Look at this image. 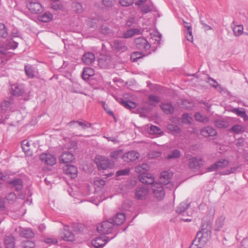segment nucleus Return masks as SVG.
<instances>
[{"label":"nucleus","mask_w":248,"mask_h":248,"mask_svg":"<svg viewBox=\"0 0 248 248\" xmlns=\"http://www.w3.org/2000/svg\"><path fill=\"white\" fill-rule=\"evenodd\" d=\"M75 159L73 154L69 152H64L59 157L60 163L66 164V170H78L77 168L70 163Z\"/></svg>","instance_id":"f257e3e1"},{"label":"nucleus","mask_w":248,"mask_h":248,"mask_svg":"<svg viewBox=\"0 0 248 248\" xmlns=\"http://www.w3.org/2000/svg\"><path fill=\"white\" fill-rule=\"evenodd\" d=\"M95 161L98 170H106L107 169H112L115 165L113 161L102 155L96 157Z\"/></svg>","instance_id":"f03ea898"},{"label":"nucleus","mask_w":248,"mask_h":248,"mask_svg":"<svg viewBox=\"0 0 248 248\" xmlns=\"http://www.w3.org/2000/svg\"><path fill=\"white\" fill-rule=\"evenodd\" d=\"M115 228L113 219L109 218L108 220L102 221L97 226V231L102 234H108L111 233Z\"/></svg>","instance_id":"7ed1b4c3"},{"label":"nucleus","mask_w":248,"mask_h":248,"mask_svg":"<svg viewBox=\"0 0 248 248\" xmlns=\"http://www.w3.org/2000/svg\"><path fill=\"white\" fill-rule=\"evenodd\" d=\"M202 230L197 232L196 236L206 244L211 237V227L208 224H202Z\"/></svg>","instance_id":"20e7f679"},{"label":"nucleus","mask_w":248,"mask_h":248,"mask_svg":"<svg viewBox=\"0 0 248 248\" xmlns=\"http://www.w3.org/2000/svg\"><path fill=\"white\" fill-rule=\"evenodd\" d=\"M173 176V173L171 171H162L159 177V182L158 183L161 185H167L169 188L171 189L173 187V184L171 183V179Z\"/></svg>","instance_id":"39448f33"},{"label":"nucleus","mask_w":248,"mask_h":248,"mask_svg":"<svg viewBox=\"0 0 248 248\" xmlns=\"http://www.w3.org/2000/svg\"><path fill=\"white\" fill-rule=\"evenodd\" d=\"M117 233L110 238L106 236L97 237L92 241V244L96 248H102L107 242L115 237Z\"/></svg>","instance_id":"423d86ee"},{"label":"nucleus","mask_w":248,"mask_h":248,"mask_svg":"<svg viewBox=\"0 0 248 248\" xmlns=\"http://www.w3.org/2000/svg\"><path fill=\"white\" fill-rule=\"evenodd\" d=\"M152 188L155 197L158 200H162L165 196L164 187L160 183H155L152 186Z\"/></svg>","instance_id":"0eeeda50"},{"label":"nucleus","mask_w":248,"mask_h":248,"mask_svg":"<svg viewBox=\"0 0 248 248\" xmlns=\"http://www.w3.org/2000/svg\"><path fill=\"white\" fill-rule=\"evenodd\" d=\"M139 180L143 184L146 185H153L155 178L152 174L149 171H143L138 176Z\"/></svg>","instance_id":"6e6552de"},{"label":"nucleus","mask_w":248,"mask_h":248,"mask_svg":"<svg viewBox=\"0 0 248 248\" xmlns=\"http://www.w3.org/2000/svg\"><path fill=\"white\" fill-rule=\"evenodd\" d=\"M204 160L201 157L192 156L188 159V166L190 169H199L203 165Z\"/></svg>","instance_id":"1a4fd4ad"},{"label":"nucleus","mask_w":248,"mask_h":248,"mask_svg":"<svg viewBox=\"0 0 248 248\" xmlns=\"http://www.w3.org/2000/svg\"><path fill=\"white\" fill-rule=\"evenodd\" d=\"M135 44L137 48L148 50L151 48V45L147 40L143 37H139L135 40Z\"/></svg>","instance_id":"9d476101"},{"label":"nucleus","mask_w":248,"mask_h":248,"mask_svg":"<svg viewBox=\"0 0 248 248\" xmlns=\"http://www.w3.org/2000/svg\"><path fill=\"white\" fill-rule=\"evenodd\" d=\"M140 156V154L134 150H131L124 153L123 156V160L127 162L136 161Z\"/></svg>","instance_id":"9b49d317"},{"label":"nucleus","mask_w":248,"mask_h":248,"mask_svg":"<svg viewBox=\"0 0 248 248\" xmlns=\"http://www.w3.org/2000/svg\"><path fill=\"white\" fill-rule=\"evenodd\" d=\"M40 159L48 165L53 166L56 163V158L50 154H42L39 156Z\"/></svg>","instance_id":"f8f14e48"},{"label":"nucleus","mask_w":248,"mask_h":248,"mask_svg":"<svg viewBox=\"0 0 248 248\" xmlns=\"http://www.w3.org/2000/svg\"><path fill=\"white\" fill-rule=\"evenodd\" d=\"M61 237L63 240L67 241H73L75 240V234L69 231L68 226H64L62 232L60 234Z\"/></svg>","instance_id":"ddd939ff"},{"label":"nucleus","mask_w":248,"mask_h":248,"mask_svg":"<svg viewBox=\"0 0 248 248\" xmlns=\"http://www.w3.org/2000/svg\"><path fill=\"white\" fill-rule=\"evenodd\" d=\"M29 10L33 14H37L43 11L41 4L37 1H31L28 5Z\"/></svg>","instance_id":"4468645a"},{"label":"nucleus","mask_w":248,"mask_h":248,"mask_svg":"<svg viewBox=\"0 0 248 248\" xmlns=\"http://www.w3.org/2000/svg\"><path fill=\"white\" fill-rule=\"evenodd\" d=\"M229 162L227 159H221L211 165L207 168V170H214L217 169H223L228 165Z\"/></svg>","instance_id":"2eb2a0df"},{"label":"nucleus","mask_w":248,"mask_h":248,"mask_svg":"<svg viewBox=\"0 0 248 248\" xmlns=\"http://www.w3.org/2000/svg\"><path fill=\"white\" fill-rule=\"evenodd\" d=\"M113 47L117 51L123 52L127 50V47L125 42L123 40H116L114 41Z\"/></svg>","instance_id":"dca6fc26"},{"label":"nucleus","mask_w":248,"mask_h":248,"mask_svg":"<svg viewBox=\"0 0 248 248\" xmlns=\"http://www.w3.org/2000/svg\"><path fill=\"white\" fill-rule=\"evenodd\" d=\"M201 134L205 137H213L217 135V132L211 126H206L202 129Z\"/></svg>","instance_id":"f3484780"},{"label":"nucleus","mask_w":248,"mask_h":248,"mask_svg":"<svg viewBox=\"0 0 248 248\" xmlns=\"http://www.w3.org/2000/svg\"><path fill=\"white\" fill-rule=\"evenodd\" d=\"M148 189L145 187L141 186L138 187L135 192V197L138 200H142L148 194Z\"/></svg>","instance_id":"a211bd4d"},{"label":"nucleus","mask_w":248,"mask_h":248,"mask_svg":"<svg viewBox=\"0 0 248 248\" xmlns=\"http://www.w3.org/2000/svg\"><path fill=\"white\" fill-rule=\"evenodd\" d=\"M184 26L186 28L185 31L186 40L190 42H193L192 29L190 23L183 21Z\"/></svg>","instance_id":"6ab92c4d"},{"label":"nucleus","mask_w":248,"mask_h":248,"mask_svg":"<svg viewBox=\"0 0 248 248\" xmlns=\"http://www.w3.org/2000/svg\"><path fill=\"white\" fill-rule=\"evenodd\" d=\"M95 56L92 52H86L82 57V61L83 63L87 65H90L94 62Z\"/></svg>","instance_id":"aec40b11"},{"label":"nucleus","mask_w":248,"mask_h":248,"mask_svg":"<svg viewBox=\"0 0 248 248\" xmlns=\"http://www.w3.org/2000/svg\"><path fill=\"white\" fill-rule=\"evenodd\" d=\"M111 219H113L115 226H119L124 223L125 220V216L123 213H118Z\"/></svg>","instance_id":"412c9836"},{"label":"nucleus","mask_w":248,"mask_h":248,"mask_svg":"<svg viewBox=\"0 0 248 248\" xmlns=\"http://www.w3.org/2000/svg\"><path fill=\"white\" fill-rule=\"evenodd\" d=\"M160 102V98L154 94L148 95L146 104L153 107H155Z\"/></svg>","instance_id":"4be33fe9"},{"label":"nucleus","mask_w":248,"mask_h":248,"mask_svg":"<svg viewBox=\"0 0 248 248\" xmlns=\"http://www.w3.org/2000/svg\"><path fill=\"white\" fill-rule=\"evenodd\" d=\"M19 234L20 236L26 238H31L34 236V233L32 230L28 228H20Z\"/></svg>","instance_id":"5701e85b"},{"label":"nucleus","mask_w":248,"mask_h":248,"mask_svg":"<svg viewBox=\"0 0 248 248\" xmlns=\"http://www.w3.org/2000/svg\"><path fill=\"white\" fill-rule=\"evenodd\" d=\"M4 243L6 248H15V238L12 235L6 236Z\"/></svg>","instance_id":"b1692460"},{"label":"nucleus","mask_w":248,"mask_h":248,"mask_svg":"<svg viewBox=\"0 0 248 248\" xmlns=\"http://www.w3.org/2000/svg\"><path fill=\"white\" fill-rule=\"evenodd\" d=\"M78 124V125L79 126H81L82 129H85L87 128H89L91 126V124L89 123L86 122L85 121L82 120L81 121H72L67 124V125L69 126H72L75 124Z\"/></svg>","instance_id":"393cba45"},{"label":"nucleus","mask_w":248,"mask_h":248,"mask_svg":"<svg viewBox=\"0 0 248 248\" xmlns=\"http://www.w3.org/2000/svg\"><path fill=\"white\" fill-rule=\"evenodd\" d=\"M9 185L15 187L16 191L21 190L23 187V182L20 179H16L8 182Z\"/></svg>","instance_id":"a878e982"},{"label":"nucleus","mask_w":248,"mask_h":248,"mask_svg":"<svg viewBox=\"0 0 248 248\" xmlns=\"http://www.w3.org/2000/svg\"><path fill=\"white\" fill-rule=\"evenodd\" d=\"M94 75V70L90 67H85L83 69L82 74V78L85 80H88L91 77Z\"/></svg>","instance_id":"bb28decb"},{"label":"nucleus","mask_w":248,"mask_h":248,"mask_svg":"<svg viewBox=\"0 0 248 248\" xmlns=\"http://www.w3.org/2000/svg\"><path fill=\"white\" fill-rule=\"evenodd\" d=\"M24 93L23 89L20 86L16 84L12 85L11 88V93L15 96H21Z\"/></svg>","instance_id":"cd10ccee"},{"label":"nucleus","mask_w":248,"mask_h":248,"mask_svg":"<svg viewBox=\"0 0 248 248\" xmlns=\"http://www.w3.org/2000/svg\"><path fill=\"white\" fill-rule=\"evenodd\" d=\"M207 82L220 93H222L224 91V89L220 85L218 84L216 80L211 78H208Z\"/></svg>","instance_id":"c85d7f7f"},{"label":"nucleus","mask_w":248,"mask_h":248,"mask_svg":"<svg viewBox=\"0 0 248 248\" xmlns=\"http://www.w3.org/2000/svg\"><path fill=\"white\" fill-rule=\"evenodd\" d=\"M160 107L166 114H170L173 112L174 108L171 103H163Z\"/></svg>","instance_id":"c756f323"},{"label":"nucleus","mask_w":248,"mask_h":248,"mask_svg":"<svg viewBox=\"0 0 248 248\" xmlns=\"http://www.w3.org/2000/svg\"><path fill=\"white\" fill-rule=\"evenodd\" d=\"M25 72L29 78H33L34 77V68L31 64L25 65L24 66Z\"/></svg>","instance_id":"7c9ffc66"},{"label":"nucleus","mask_w":248,"mask_h":248,"mask_svg":"<svg viewBox=\"0 0 248 248\" xmlns=\"http://www.w3.org/2000/svg\"><path fill=\"white\" fill-rule=\"evenodd\" d=\"M232 111L236 113L237 116L243 118L245 120L248 119V116L243 108H234L232 109Z\"/></svg>","instance_id":"2f4dec72"},{"label":"nucleus","mask_w":248,"mask_h":248,"mask_svg":"<svg viewBox=\"0 0 248 248\" xmlns=\"http://www.w3.org/2000/svg\"><path fill=\"white\" fill-rule=\"evenodd\" d=\"M30 143L27 140H23L21 142V147L24 152L27 155H31V152L30 149Z\"/></svg>","instance_id":"473e14b6"},{"label":"nucleus","mask_w":248,"mask_h":248,"mask_svg":"<svg viewBox=\"0 0 248 248\" xmlns=\"http://www.w3.org/2000/svg\"><path fill=\"white\" fill-rule=\"evenodd\" d=\"M120 103L126 108L131 109L136 107V104L132 101L124 100L122 98L120 99Z\"/></svg>","instance_id":"72a5a7b5"},{"label":"nucleus","mask_w":248,"mask_h":248,"mask_svg":"<svg viewBox=\"0 0 248 248\" xmlns=\"http://www.w3.org/2000/svg\"><path fill=\"white\" fill-rule=\"evenodd\" d=\"M205 245V244L202 242L201 240L196 236L193 240L189 248H202Z\"/></svg>","instance_id":"f704fd0d"},{"label":"nucleus","mask_w":248,"mask_h":248,"mask_svg":"<svg viewBox=\"0 0 248 248\" xmlns=\"http://www.w3.org/2000/svg\"><path fill=\"white\" fill-rule=\"evenodd\" d=\"M53 15L49 12H46L39 17V20L43 22H48L52 20Z\"/></svg>","instance_id":"c9c22d12"},{"label":"nucleus","mask_w":248,"mask_h":248,"mask_svg":"<svg viewBox=\"0 0 248 248\" xmlns=\"http://www.w3.org/2000/svg\"><path fill=\"white\" fill-rule=\"evenodd\" d=\"M181 155V152L178 149H175L171 151L170 153L166 157L168 159H176L179 158Z\"/></svg>","instance_id":"e433bc0d"},{"label":"nucleus","mask_w":248,"mask_h":248,"mask_svg":"<svg viewBox=\"0 0 248 248\" xmlns=\"http://www.w3.org/2000/svg\"><path fill=\"white\" fill-rule=\"evenodd\" d=\"M225 217L223 216L220 217L216 221L215 229L216 231H220L224 225Z\"/></svg>","instance_id":"4c0bfd02"},{"label":"nucleus","mask_w":248,"mask_h":248,"mask_svg":"<svg viewBox=\"0 0 248 248\" xmlns=\"http://www.w3.org/2000/svg\"><path fill=\"white\" fill-rule=\"evenodd\" d=\"M148 55V53L147 55H145L143 54L142 52L135 51L132 53L131 55V59L133 62H137L139 59L142 58L143 57H145L146 55Z\"/></svg>","instance_id":"58836bf2"},{"label":"nucleus","mask_w":248,"mask_h":248,"mask_svg":"<svg viewBox=\"0 0 248 248\" xmlns=\"http://www.w3.org/2000/svg\"><path fill=\"white\" fill-rule=\"evenodd\" d=\"M167 128L168 130L172 132L173 134L180 133L181 131V129L178 125L173 124H168Z\"/></svg>","instance_id":"ea45409f"},{"label":"nucleus","mask_w":248,"mask_h":248,"mask_svg":"<svg viewBox=\"0 0 248 248\" xmlns=\"http://www.w3.org/2000/svg\"><path fill=\"white\" fill-rule=\"evenodd\" d=\"M196 121L200 122L206 123L208 122V118L205 115H203L199 112H196L194 115Z\"/></svg>","instance_id":"a19ab883"},{"label":"nucleus","mask_w":248,"mask_h":248,"mask_svg":"<svg viewBox=\"0 0 248 248\" xmlns=\"http://www.w3.org/2000/svg\"><path fill=\"white\" fill-rule=\"evenodd\" d=\"M148 131L150 134L159 135L162 133V131L159 127L154 125H150Z\"/></svg>","instance_id":"79ce46f5"},{"label":"nucleus","mask_w":248,"mask_h":248,"mask_svg":"<svg viewBox=\"0 0 248 248\" xmlns=\"http://www.w3.org/2000/svg\"><path fill=\"white\" fill-rule=\"evenodd\" d=\"M189 204L185 202H181L177 207L176 211L179 214L184 212L189 207Z\"/></svg>","instance_id":"37998d69"},{"label":"nucleus","mask_w":248,"mask_h":248,"mask_svg":"<svg viewBox=\"0 0 248 248\" xmlns=\"http://www.w3.org/2000/svg\"><path fill=\"white\" fill-rule=\"evenodd\" d=\"M140 32V30L138 29H130L127 31L124 34L125 38H128L132 37L136 34H138Z\"/></svg>","instance_id":"c03bdc74"},{"label":"nucleus","mask_w":248,"mask_h":248,"mask_svg":"<svg viewBox=\"0 0 248 248\" xmlns=\"http://www.w3.org/2000/svg\"><path fill=\"white\" fill-rule=\"evenodd\" d=\"M193 119L192 117L187 113H184L182 116V122L185 124H191Z\"/></svg>","instance_id":"a18cd8bd"},{"label":"nucleus","mask_w":248,"mask_h":248,"mask_svg":"<svg viewBox=\"0 0 248 248\" xmlns=\"http://www.w3.org/2000/svg\"><path fill=\"white\" fill-rule=\"evenodd\" d=\"M155 8L153 5H144L141 8V11L144 14H147L151 11H155Z\"/></svg>","instance_id":"49530a36"},{"label":"nucleus","mask_w":248,"mask_h":248,"mask_svg":"<svg viewBox=\"0 0 248 248\" xmlns=\"http://www.w3.org/2000/svg\"><path fill=\"white\" fill-rule=\"evenodd\" d=\"M123 155V151L121 150H118L111 152L110 157L112 159L116 160L121 157H122Z\"/></svg>","instance_id":"de8ad7c7"},{"label":"nucleus","mask_w":248,"mask_h":248,"mask_svg":"<svg viewBox=\"0 0 248 248\" xmlns=\"http://www.w3.org/2000/svg\"><path fill=\"white\" fill-rule=\"evenodd\" d=\"M232 30L235 36H240L243 32V26L242 25H235L232 28Z\"/></svg>","instance_id":"09e8293b"},{"label":"nucleus","mask_w":248,"mask_h":248,"mask_svg":"<svg viewBox=\"0 0 248 248\" xmlns=\"http://www.w3.org/2000/svg\"><path fill=\"white\" fill-rule=\"evenodd\" d=\"M8 35L7 29L5 25L0 23V37L5 38Z\"/></svg>","instance_id":"8fccbe9b"},{"label":"nucleus","mask_w":248,"mask_h":248,"mask_svg":"<svg viewBox=\"0 0 248 248\" xmlns=\"http://www.w3.org/2000/svg\"><path fill=\"white\" fill-rule=\"evenodd\" d=\"M215 124L216 126L220 128H226L228 125V123L222 120H216L215 121Z\"/></svg>","instance_id":"3c124183"},{"label":"nucleus","mask_w":248,"mask_h":248,"mask_svg":"<svg viewBox=\"0 0 248 248\" xmlns=\"http://www.w3.org/2000/svg\"><path fill=\"white\" fill-rule=\"evenodd\" d=\"M243 127L240 124H235L229 129V131L239 134L243 131Z\"/></svg>","instance_id":"603ef678"},{"label":"nucleus","mask_w":248,"mask_h":248,"mask_svg":"<svg viewBox=\"0 0 248 248\" xmlns=\"http://www.w3.org/2000/svg\"><path fill=\"white\" fill-rule=\"evenodd\" d=\"M17 197L14 192H10L5 197L6 200L9 203H12L14 202Z\"/></svg>","instance_id":"864d4df0"},{"label":"nucleus","mask_w":248,"mask_h":248,"mask_svg":"<svg viewBox=\"0 0 248 248\" xmlns=\"http://www.w3.org/2000/svg\"><path fill=\"white\" fill-rule=\"evenodd\" d=\"M17 46L18 43L12 39H10L6 43V46L7 49H15L17 47Z\"/></svg>","instance_id":"5fc2aeb1"},{"label":"nucleus","mask_w":248,"mask_h":248,"mask_svg":"<svg viewBox=\"0 0 248 248\" xmlns=\"http://www.w3.org/2000/svg\"><path fill=\"white\" fill-rule=\"evenodd\" d=\"M21 246L23 248H34L35 244L31 241H24L21 242Z\"/></svg>","instance_id":"6e6d98bb"},{"label":"nucleus","mask_w":248,"mask_h":248,"mask_svg":"<svg viewBox=\"0 0 248 248\" xmlns=\"http://www.w3.org/2000/svg\"><path fill=\"white\" fill-rule=\"evenodd\" d=\"M100 31L102 34L108 35L110 33L111 30L106 25H102L100 29Z\"/></svg>","instance_id":"4d7b16f0"},{"label":"nucleus","mask_w":248,"mask_h":248,"mask_svg":"<svg viewBox=\"0 0 248 248\" xmlns=\"http://www.w3.org/2000/svg\"><path fill=\"white\" fill-rule=\"evenodd\" d=\"M134 0H120L119 2L123 6H129L134 3Z\"/></svg>","instance_id":"13d9d810"},{"label":"nucleus","mask_w":248,"mask_h":248,"mask_svg":"<svg viewBox=\"0 0 248 248\" xmlns=\"http://www.w3.org/2000/svg\"><path fill=\"white\" fill-rule=\"evenodd\" d=\"M161 152L157 151H152L150 152L149 155L151 158H157L161 156Z\"/></svg>","instance_id":"bf43d9fd"},{"label":"nucleus","mask_w":248,"mask_h":248,"mask_svg":"<svg viewBox=\"0 0 248 248\" xmlns=\"http://www.w3.org/2000/svg\"><path fill=\"white\" fill-rule=\"evenodd\" d=\"M102 106L106 111V112L110 116L113 117V118H115V116L113 114V112L112 110H111L108 108V106H107L104 102H102Z\"/></svg>","instance_id":"052dcab7"},{"label":"nucleus","mask_w":248,"mask_h":248,"mask_svg":"<svg viewBox=\"0 0 248 248\" xmlns=\"http://www.w3.org/2000/svg\"><path fill=\"white\" fill-rule=\"evenodd\" d=\"M103 4L108 7H112L114 4L113 0H102Z\"/></svg>","instance_id":"680f3d73"},{"label":"nucleus","mask_w":248,"mask_h":248,"mask_svg":"<svg viewBox=\"0 0 248 248\" xmlns=\"http://www.w3.org/2000/svg\"><path fill=\"white\" fill-rule=\"evenodd\" d=\"M136 169L138 170H141L140 169H141L143 170H148L149 169V166L147 164L143 163L141 166H138Z\"/></svg>","instance_id":"e2e57ef3"},{"label":"nucleus","mask_w":248,"mask_h":248,"mask_svg":"<svg viewBox=\"0 0 248 248\" xmlns=\"http://www.w3.org/2000/svg\"><path fill=\"white\" fill-rule=\"evenodd\" d=\"M94 184L98 186H102L105 185V181L103 179H97L94 181Z\"/></svg>","instance_id":"0e129e2a"},{"label":"nucleus","mask_w":248,"mask_h":248,"mask_svg":"<svg viewBox=\"0 0 248 248\" xmlns=\"http://www.w3.org/2000/svg\"><path fill=\"white\" fill-rule=\"evenodd\" d=\"M77 172L78 171H75L74 172H72V171H65V174L72 179L75 178L77 177Z\"/></svg>","instance_id":"69168bd1"},{"label":"nucleus","mask_w":248,"mask_h":248,"mask_svg":"<svg viewBox=\"0 0 248 248\" xmlns=\"http://www.w3.org/2000/svg\"><path fill=\"white\" fill-rule=\"evenodd\" d=\"M45 242L48 244H55L58 242V241L56 239L47 238L45 240Z\"/></svg>","instance_id":"338daca9"},{"label":"nucleus","mask_w":248,"mask_h":248,"mask_svg":"<svg viewBox=\"0 0 248 248\" xmlns=\"http://www.w3.org/2000/svg\"><path fill=\"white\" fill-rule=\"evenodd\" d=\"M135 22L134 18H129L126 22V26L128 27H131Z\"/></svg>","instance_id":"774afa93"}]
</instances>
